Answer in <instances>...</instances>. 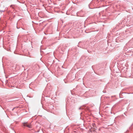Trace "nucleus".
<instances>
[{
  "label": "nucleus",
  "mask_w": 133,
  "mask_h": 133,
  "mask_svg": "<svg viewBox=\"0 0 133 133\" xmlns=\"http://www.w3.org/2000/svg\"><path fill=\"white\" fill-rule=\"evenodd\" d=\"M92 125L93 127H94V128L95 129H96V128H97L96 127L95 124V123H92Z\"/></svg>",
  "instance_id": "obj_2"
},
{
  "label": "nucleus",
  "mask_w": 133,
  "mask_h": 133,
  "mask_svg": "<svg viewBox=\"0 0 133 133\" xmlns=\"http://www.w3.org/2000/svg\"><path fill=\"white\" fill-rule=\"evenodd\" d=\"M22 66L23 67H24V66L23 65H22Z\"/></svg>",
  "instance_id": "obj_5"
},
{
  "label": "nucleus",
  "mask_w": 133,
  "mask_h": 133,
  "mask_svg": "<svg viewBox=\"0 0 133 133\" xmlns=\"http://www.w3.org/2000/svg\"><path fill=\"white\" fill-rule=\"evenodd\" d=\"M15 107H14V108L12 109V110L13 111L14 110V109H15Z\"/></svg>",
  "instance_id": "obj_4"
},
{
  "label": "nucleus",
  "mask_w": 133,
  "mask_h": 133,
  "mask_svg": "<svg viewBox=\"0 0 133 133\" xmlns=\"http://www.w3.org/2000/svg\"><path fill=\"white\" fill-rule=\"evenodd\" d=\"M5 11V10H0V12H4Z\"/></svg>",
  "instance_id": "obj_3"
},
{
  "label": "nucleus",
  "mask_w": 133,
  "mask_h": 133,
  "mask_svg": "<svg viewBox=\"0 0 133 133\" xmlns=\"http://www.w3.org/2000/svg\"><path fill=\"white\" fill-rule=\"evenodd\" d=\"M23 125L24 127H26L29 128H31V124H29L27 122L23 123Z\"/></svg>",
  "instance_id": "obj_1"
}]
</instances>
